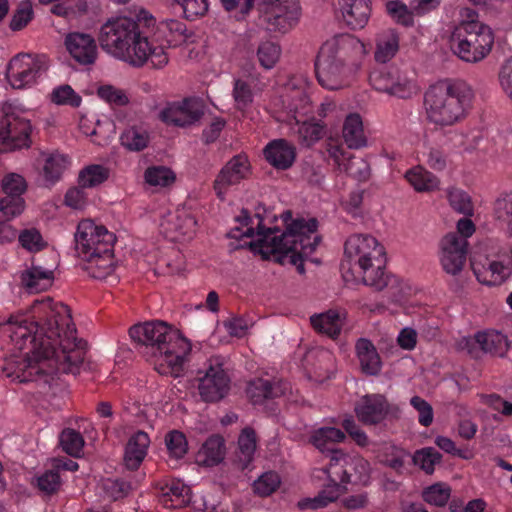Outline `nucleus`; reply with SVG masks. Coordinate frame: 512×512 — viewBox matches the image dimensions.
<instances>
[{
	"label": "nucleus",
	"instance_id": "obj_7",
	"mask_svg": "<svg viewBox=\"0 0 512 512\" xmlns=\"http://www.w3.org/2000/svg\"><path fill=\"white\" fill-rule=\"evenodd\" d=\"M345 255L352 270L365 285L382 290L388 285L384 272V248L371 235L355 234L345 243Z\"/></svg>",
	"mask_w": 512,
	"mask_h": 512
},
{
	"label": "nucleus",
	"instance_id": "obj_13",
	"mask_svg": "<svg viewBox=\"0 0 512 512\" xmlns=\"http://www.w3.org/2000/svg\"><path fill=\"white\" fill-rule=\"evenodd\" d=\"M472 270L477 280L488 286L502 284L510 275L512 269V255L489 256L475 253L471 260Z\"/></svg>",
	"mask_w": 512,
	"mask_h": 512
},
{
	"label": "nucleus",
	"instance_id": "obj_63",
	"mask_svg": "<svg viewBox=\"0 0 512 512\" xmlns=\"http://www.w3.org/2000/svg\"><path fill=\"white\" fill-rule=\"evenodd\" d=\"M173 2L181 6L183 14L188 20H195L208 10L207 0H173Z\"/></svg>",
	"mask_w": 512,
	"mask_h": 512
},
{
	"label": "nucleus",
	"instance_id": "obj_5",
	"mask_svg": "<svg viewBox=\"0 0 512 512\" xmlns=\"http://www.w3.org/2000/svg\"><path fill=\"white\" fill-rule=\"evenodd\" d=\"M473 98V90L465 82H438L425 93L427 120L440 128L453 126L466 118Z\"/></svg>",
	"mask_w": 512,
	"mask_h": 512
},
{
	"label": "nucleus",
	"instance_id": "obj_62",
	"mask_svg": "<svg viewBox=\"0 0 512 512\" xmlns=\"http://www.w3.org/2000/svg\"><path fill=\"white\" fill-rule=\"evenodd\" d=\"M448 200L450 206L457 212L464 215H472L473 205L467 193L459 189H450L448 191Z\"/></svg>",
	"mask_w": 512,
	"mask_h": 512
},
{
	"label": "nucleus",
	"instance_id": "obj_54",
	"mask_svg": "<svg viewBox=\"0 0 512 512\" xmlns=\"http://www.w3.org/2000/svg\"><path fill=\"white\" fill-rule=\"evenodd\" d=\"M165 445L170 457L175 459L184 457L188 450L186 437L178 430H172L166 434Z\"/></svg>",
	"mask_w": 512,
	"mask_h": 512
},
{
	"label": "nucleus",
	"instance_id": "obj_17",
	"mask_svg": "<svg viewBox=\"0 0 512 512\" xmlns=\"http://www.w3.org/2000/svg\"><path fill=\"white\" fill-rule=\"evenodd\" d=\"M468 251V241L456 233L446 234L439 244V261L442 269L456 276L464 268Z\"/></svg>",
	"mask_w": 512,
	"mask_h": 512
},
{
	"label": "nucleus",
	"instance_id": "obj_42",
	"mask_svg": "<svg viewBox=\"0 0 512 512\" xmlns=\"http://www.w3.org/2000/svg\"><path fill=\"white\" fill-rule=\"evenodd\" d=\"M158 31L165 37L170 46L180 45L189 37L186 25L174 19L161 22Z\"/></svg>",
	"mask_w": 512,
	"mask_h": 512
},
{
	"label": "nucleus",
	"instance_id": "obj_52",
	"mask_svg": "<svg viewBox=\"0 0 512 512\" xmlns=\"http://www.w3.org/2000/svg\"><path fill=\"white\" fill-rule=\"evenodd\" d=\"M386 9L388 14L398 24H401L406 27L413 26L415 13L413 12V9H411V7H408L406 4L398 0H391L387 2Z\"/></svg>",
	"mask_w": 512,
	"mask_h": 512
},
{
	"label": "nucleus",
	"instance_id": "obj_9",
	"mask_svg": "<svg viewBox=\"0 0 512 512\" xmlns=\"http://www.w3.org/2000/svg\"><path fill=\"white\" fill-rule=\"evenodd\" d=\"M347 459L348 455L341 450L332 451L328 467L322 470L326 474L329 483L316 497L299 502L300 508L319 509L326 507L345 492V485L351 481Z\"/></svg>",
	"mask_w": 512,
	"mask_h": 512
},
{
	"label": "nucleus",
	"instance_id": "obj_31",
	"mask_svg": "<svg viewBox=\"0 0 512 512\" xmlns=\"http://www.w3.org/2000/svg\"><path fill=\"white\" fill-rule=\"evenodd\" d=\"M37 163L41 166V173L46 184H54L67 168L68 158L57 151L41 152Z\"/></svg>",
	"mask_w": 512,
	"mask_h": 512
},
{
	"label": "nucleus",
	"instance_id": "obj_50",
	"mask_svg": "<svg viewBox=\"0 0 512 512\" xmlns=\"http://www.w3.org/2000/svg\"><path fill=\"white\" fill-rule=\"evenodd\" d=\"M441 454L432 447H426L416 451L413 455V463L427 474H432L435 465L441 461Z\"/></svg>",
	"mask_w": 512,
	"mask_h": 512
},
{
	"label": "nucleus",
	"instance_id": "obj_46",
	"mask_svg": "<svg viewBox=\"0 0 512 512\" xmlns=\"http://www.w3.org/2000/svg\"><path fill=\"white\" fill-rule=\"evenodd\" d=\"M288 119L294 121L299 117L306 116L312 112V104L309 96L301 91H297L288 99Z\"/></svg>",
	"mask_w": 512,
	"mask_h": 512
},
{
	"label": "nucleus",
	"instance_id": "obj_16",
	"mask_svg": "<svg viewBox=\"0 0 512 512\" xmlns=\"http://www.w3.org/2000/svg\"><path fill=\"white\" fill-rule=\"evenodd\" d=\"M196 225L193 212L181 207L162 216L160 229L164 236L171 241H186L195 235Z\"/></svg>",
	"mask_w": 512,
	"mask_h": 512
},
{
	"label": "nucleus",
	"instance_id": "obj_37",
	"mask_svg": "<svg viewBox=\"0 0 512 512\" xmlns=\"http://www.w3.org/2000/svg\"><path fill=\"white\" fill-rule=\"evenodd\" d=\"M120 144L130 152H140L150 143V133L143 125H130L120 134Z\"/></svg>",
	"mask_w": 512,
	"mask_h": 512
},
{
	"label": "nucleus",
	"instance_id": "obj_18",
	"mask_svg": "<svg viewBox=\"0 0 512 512\" xmlns=\"http://www.w3.org/2000/svg\"><path fill=\"white\" fill-rule=\"evenodd\" d=\"M265 20L270 29L286 32L299 19L300 6L298 0H264Z\"/></svg>",
	"mask_w": 512,
	"mask_h": 512
},
{
	"label": "nucleus",
	"instance_id": "obj_25",
	"mask_svg": "<svg viewBox=\"0 0 512 512\" xmlns=\"http://www.w3.org/2000/svg\"><path fill=\"white\" fill-rule=\"evenodd\" d=\"M291 134L294 135L298 143L304 147H311L325 134V124L321 120L314 118L308 120L296 119L288 122Z\"/></svg>",
	"mask_w": 512,
	"mask_h": 512
},
{
	"label": "nucleus",
	"instance_id": "obj_32",
	"mask_svg": "<svg viewBox=\"0 0 512 512\" xmlns=\"http://www.w3.org/2000/svg\"><path fill=\"white\" fill-rule=\"evenodd\" d=\"M355 350L362 371L367 375L379 374L382 362L374 344L369 339L360 338Z\"/></svg>",
	"mask_w": 512,
	"mask_h": 512
},
{
	"label": "nucleus",
	"instance_id": "obj_51",
	"mask_svg": "<svg viewBox=\"0 0 512 512\" xmlns=\"http://www.w3.org/2000/svg\"><path fill=\"white\" fill-rule=\"evenodd\" d=\"M24 211L22 197L5 195L0 199V223H6L19 216Z\"/></svg>",
	"mask_w": 512,
	"mask_h": 512
},
{
	"label": "nucleus",
	"instance_id": "obj_4",
	"mask_svg": "<svg viewBox=\"0 0 512 512\" xmlns=\"http://www.w3.org/2000/svg\"><path fill=\"white\" fill-rule=\"evenodd\" d=\"M129 335L146 347L160 374L180 375L191 352V344L177 330L163 321H150L132 326Z\"/></svg>",
	"mask_w": 512,
	"mask_h": 512
},
{
	"label": "nucleus",
	"instance_id": "obj_2",
	"mask_svg": "<svg viewBox=\"0 0 512 512\" xmlns=\"http://www.w3.org/2000/svg\"><path fill=\"white\" fill-rule=\"evenodd\" d=\"M281 219L285 230L279 234L276 228H265L259 214L251 218L247 211L243 210L238 221L246 229L243 232H240L239 228L231 230L229 236L232 238L255 237L252 245L265 258L277 256L279 262L288 259L296 266L298 272L303 274L305 272L303 257L312 254L320 241L317 234V221L302 217L293 219L290 211L284 212Z\"/></svg>",
	"mask_w": 512,
	"mask_h": 512
},
{
	"label": "nucleus",
	"instance_id": "obj_56",
	"mask_svg": "<svg viewBox=\"0 0 512 512\" xmlns=\"http://www.w3.org/2000/svg\"><path fill=\"white\" fill-rule=\"evenodd\" d=\"M280 483V477L276 472H265L254 481V492L262 497L269 496L277 490Z\"/></svg>",
	"mask_w": 512,
	"mask_h": 512
},
{
	"label": "nucleus",
	"instance_id": "obj_8",
	"mask_svg": "<svg viewBox=\"0 0 512 512\" xmlns=\"http://www.w3.org/2000/svg\"><path fill=\"white\" fill-rule=\"evenodd\" d=\"M466 20L462 21L452 35L451 46L463 61L477 63L490 53L494 35L489 26L478 21L474 10H466Z\"/></svg>",
	"mask_w": 512,
	"mask_h": 512
},
{
	"label": "nucleus",
	"instance_id": "obj_44",
	"mask_svg": "<svg viewBox=\"0 0 512 512\" xmlns=\"http://www.w3.org/2000/svg\"><path fill=\"white\" fill-rule=\"evenodd\" d=\"M109 177L108 168L102 165H89L83 168L78 176L79 185L82 188H92L102 184Z\"/></svg>",
	"mask_w": 512,
	"mask_h": 512
},
{
	"label": "nucleus",
	"instance_id": "obj_41",
	"mask_svg": "<svg viewBox=\"0 0 512 512\" xmlns=\"http://www.w3.org/2000/svg\"><path fill=\"white\" fill-rule=\"evenodd\" d=\"M257 447V437L253 429L247 427L242 430L238 438L237 459L242 468H246L253 460Z\"/></svg>",
	"mask_w": 512,
	"mask_h": 512
},
{
	"label": "nucleus",
	"instance_id": "obj_3",
	"mask_svg": "<svg viewBox=\"0 0 512 512\" xmlns=\"http://www.w3.org/2000/svg\"><path fill=\"white\" fill-rule=\"evenodd\" d=\"M153 15L140 8L135 17L112 16L102 24L98 36L103 50L130 65L140 67L150 61L153 67L162 68L169 58L162 46H154L140 26H154Z\"/></svg>",
	"mask_w": 512,
	"mask_h": 512
},
{
	"label": "nucleus",
	"instance_id": "obj_55",
	"mask_svg": "<svg viewBox=\"0 0 512 512\" xmlns=\"http://www.w3.org/2000/svg\"><path fill=\"white\" fill-rule=\"evenodd\" d=\"M50 100L56 105H70L72 107H78L80 106L82 99L70 85L64 84L55 87L52 90Z\"/></svg>",
	"mask_w": 512,
	"mask_h": 512
},
{
	"label": "nucleus",
	"instance_id": "obj_30",
	"mask_svg": "<svg viewBox=\"0 0 512 512\" xmlns=\"http://www.w3.org/2000/svg\"><path fill=\"white\" fill-rule=\"evenodd\" d=\"M150 438L146 432L137 431L129 439L124 452V464L130 470H137L147 455Z\"/></svg>",
	"mask_w": 512,
	"mask_h": 512
},
{
	"label": "nucleus",
	"instance_id": "obj_64",
	"mask_svg": "<svg viewBox=\"0 0 512 512\" xmlns=\"http://www.w3.org/2000/svg\"><path fill=\"white\" fill-rule=\"evenodd\" d=\"M2 188L7 196L22 197V194L26 190V182L21 175L10 173L3 178Z\"/></svg>",
	"mask_w": 512,
	"mask_h": 512
},
{
	"label": "nucleus",
	"instance_id": "obj_40",
	"mask_svg": "<svg viewBox=\"0 0 512 512\" xmlns=\"http://www.w3.org/2000/svg\"><path fill=\"white\" fill-rule=\"evenodd\" d=\"M345 434L334 427H321L315 430L311 435V443L320 451H335L331 445L343 442Z\"/></svg>",
	"mask_w": 512,
	"mask_h": 512
},
{
	"label": "nucleus",
	"instance_id": "obj_21",
	"mask_svg": "<svg viewBox=\"0 0 512 512\" xmlns=\"http://www.w3.org/2000/svg\"><path fill=\"white\" fill-rule=\"evenodd\" d=\"M326 151L341 173H345L359 181H364L369 177L368 163L359 157H355L340 143H327Z\"/></svg>",
	"mask_w": 512,
	"mask_h": 512
},
{
	"label": "nucleus",
	"instance_id": "obj_57",
	"mask_svg": "<svg viewBox=\"0 0 512 512\" xmlns=\"http://www.w3.org/2000/svg\"><path fill=\"white\" fill-rule=\"evenodd\" d=\"M408 452L392 444H385L381 461L397 472H401Z\"/></svg>",
	"mask_w": 512,
	"mask_h": 512
},
{
	"label": "nucleus",
	"instance_id": "obj_11",
	"mask_svg": "<svg viewBox=\"0 0 512 512\" xmlns=\"http://www.w3.org/2000/svg\"><path fill=\"white\" fill-rule=\"evenodd\" d=\"M74 237L79 257H92L96 253L113 251L114 235L91 219H83L78 223Z\"/></svg>",
	"mask_w": 512,
	"mask_h": 512
},
{
	"label": "nucleus",
	"instance_id": "obj_49",
	"mask_svg": "<svg viewBox=\"0 0 512 512\" xmlns=\"http://www.w3.org/2000/svg\"><path fill=\"white\" fill-rule=\"evenodd\" d=\"M257 59L260 65L267 70L272 69L281 57V48L271 41L260 43L257 49Z\"/></svg>",
	"mask_w": 512,
	"mask_h": 512
},
{
	"label": "nucleus",
	"instance_id": "obj_59",
	"mask_svg": "<svg viewBox=\"0 0 512 512\" xmlns=\"http://www.w3.org/2000/svg\"><path fill=\"white\" fill-rule=\"evenodd\" d=\"M21 246L29 252H38L47 245L41 233L35 228L23 230L18 235Z\"/></svg>",
	"mask_w": 512,
	"mask_h": 512
},
{
	"label": "nucleus",
	"instance_id": "obj_39",
	"mask_svg": "<svg viewBox=\"0 0 512 512\" xmlns=\"http://www.w3.org/2000/svg\"><path fill=\"white\" fill-rule=\"evenodd\" d=\"M405 179L417 192H433L439 189V179L422 166H415L407 170Z\"/></svg>",
	"mask_w": 512,
	"mask_h": 512
},
{
	"label": "nucleus",
	"instance_id": "obj_19",
	"mask_svg": "<svg viewBox=\"0 0 512 512\" xmlns=\"http://www.w3.org/2000/svg\"><path fill=\"white\" fill-rule=\"evenodd\" d=\"M251 173L248 157L238 154L232 157L219 171L214 180V191L217 197L223 200L231 186L247 179Z\"/></svg>",
	"mask_w": 512,
	"mask_h": 512
},
{
	"label": "nucleus",
	"instance_id": "obj_26",
	"mask_svg": "<svg viewBox=\"0 0 512 512\" xmlns=\"http://www.w3.org/2000/svg\"><path fill=\"white\" fill-rule=\"evenodd\" d=\"M345 23L352 29H362L370 17V0H339Z\"/></svg>",
	"mask_w": 512,
	"mask_h": 512
},
{
	"label": "nucleus",
	"instance_id": "obj_20",
	"mask_svg": "<svg viewBox=\"0 0 512 512\" xmlns=\"http://www.w3.org/2000/svg\"><path fill=\"white\" fill-rule=\"evenodd\" d=\"M203 115L201 102L187 98L180 102L169 103L160 113L159 118L167 125L186 127L196 123Z\"/></svg>",
	"mask_w": 512,
	"mask_h": 512
},
{
	"label": "nucleus",
	"instance_id": "obj_24",
	"mask_svg": "<svg viewBox=\"0 0 512 512\" xmlns=\"http://www.w3.org/2000/svg\"><path fill=\"white\" fill-rule=\"evenodd\" d=\"M64 43L70 56L79 64L89 65L95 62L97 45L92 35L71 32L66 35Z\"/></svg>",
	"mask_w": 512,
	"mask_h": 512
},
{
	"label": "nucleus",
	"instance_id": "obj_47",
	"mask_svg": "<svg viewBox=\"0 0 512 512\" xmlns=\"http://www.w3.org/2000/svg\"><path fill=\"white\" fill-rule=\"evenodd\" d=\"M145 182L152 187L164 188L175 181L174 172L165 166H151L145 170Z\"/></svg>",
	"mask_w": 512,
	"mask_h": 512
},
{
	"label": "nucleus",
	"instance_id": "obj_22",
	"mask_svg": "<svg viewBox=\"0 0 512 512\" xmlns=\"http://www.w3.org/2000/svg\"><path fill=\"white\" fill-rule=\"evenodd\" d=\"M475 344L483 352L498 357H503L510 346L507 336L494 330L478 332L474 337H463L458 346L460 349L467 350L472 356L477 357V353L474 351Z\"/></svg>",
	"mask_w": 512,
	"mask_h": 512
},
{
	"label": "nucleus",
	"instance_id": "obj_53",
	"mask_svg": "<svg viewBox=\"0 0 512 512\" xmlns=\"http://www.w3.org/2000/svg\"><path fill=\"white\" fill-rule=\"evenodd\" d=\"M164 496L169 497L172 502H175L173 506L186 505L191 501V489L181 480H171L166 485Z\"/></svg>",
	"mask_w": 512,
	"mask_h": 512
},
{
	"label": "nucleus",
	"instance_id": "obj_27",
	"mask_svg": "<svg viewBox=\"0 0 512 512\" xmlns=\"http://www.w3.org/2000/svg\"><path fill=\"white\" fill-rule=\"evenodd\" d=\"M265 159L277 169H288L296 158V149L285 139L271 141L264 149Z\"/></svg>",
	"mask_w": 512,
	"mask_h": 512
},
{
	"label": "nucleus",
	"instance_id": "obj_38",
	"mask_svg": "<svg viewBox=\"0 0 512 512\" xmlns=\"http://www.w3.org/2000/svg\"><path fill=\"white\" fill-rule=\"evenodd\" d=\"M399 50V35L393 29H387L376 38L375 60L380 63L390 61Z\"/></svg>",
	"mask_w": 512,
	"mask_h": 512
},
{
	"label": "nucleus",
	"instance_id": "obj_36",
	"mask_svg": "<svg viewBox=\"0 0 512 512\" xmlns=\"http://www.w3.org/2000/svg\"><path fill=\"white\" fill-rule=\"evenodd\" d=\"M81 258L86 262L84 266L85 271L95 279H106L115 270L113 251L96 253L95 256Z\"/></svg>",
	"mask_w": 512,
	"mask_h": 512
},
{
	"label": "nucleus",
	"instance_id": "obj_14",
	"mask_svg": "<svg viewBox=\"0 0 512 512\" xmlns=\"http://www.w3.org/2000/svg\"><path fill=\"white\" fill-rule=\"evenodd\" d=\"M30 121L10 108L0 117V150H14L28 145Z\"/></svg>",
	"mask_w": 512,
	"mask_h": 512
},
{
	"label": "nucleus",
	"instance_id": "obj_10",
	"mask_svg": "<svg viewBox=\"0 0 512 512\" xmlns=\"http://www.w3.org/2000/svg\"><path fill=\"white\" fill-rule=\"evenodd\" d=\"M49 68L43 54L20 53L8 63L6 78L14 89H28L39 83Z\"/></svg>",
	"mask_w": 512,
	"mask_h": 512
},
{
	"label": "nucleus",
	"instance_id": "obj_61",
	"mask_svg": "<svg viewBox=\"0 0 512 512\" xmlns=\"http://www.w3.org/2000/svg\"><path fill=\"white\" fill-rule=\"evenodd\" d=\"M36 485L38 489L46 495L56 493L61 486V478L58 470H48L39 475L36 478Z\"/></svg>",
	"mask_w": 512,
	"mask_h": 512
},
{
	"label": "nucleus",
	"instance_id": "obj_33",
	"mask_svg": "<svg viewBox=\"0 0 512 512\" xmlns=\"http://www.w3.org/2000/svg\"><path fill=\"white\" fill-rule=\"evenodd\" d=\"M254 78L241 79L237 78L233 82L232 97L235 107L238 110H245L253 103L254 97L258 92H261L264 85L255 83Z\"/></svg>",
	"mask_w": 512,
	"mask_h": 512
},
{
	"label": "nucleus",
	"instance_id": "obj_35",
	"mask_svg": "<svg viewBox=\"0 0 512 512\" xmlns=\"http://www.w3.org/2000/svg\"><path fill=\"white\" fill-rule=\"evenodd\" d=\"M344 318V313L329 310L325 313L311 316L310 321L316 331L335 338L342 329Z\"/></svg>",
	"mask_w": 512,
	"mask_h": 512
},
{
	"label": "nucleus",
	"instance_id": "obj_6",
	"mask_svg": "<svg viewBox=\"0 0 512 512\" xmlns=\"http://www.w3.org/2000/svg\"><path fill=\"white\" fill-rule=\"evenodd\" d=\"M366 54L365 45L349 34H342L328 39L320 48L315 63L319 84L329 90L347 87L351 81L349 69L344 64L350 57Z\"/></svg>",
	"mask_w": 512,
	"mask_h": 512
},
{
	"label": "nucleus",
	"instance_id": "obj_48",
	"mask_svg": "<svg viewBox=\"0 0 512 512\" xmlns=\"http://www.w3.org/2000/svg\"><path fill=\"white\" fill-rule=\"evenodd\" d=\"M60 445L67 454L73 457H79L84 447L82 435L74 429H64L59 437Z\"/></svg>",
	"mask_w": 512,
	"mask_h": 512
},
{
	"label": "nucleus",
	"instance_id": "obj_28",
	"mask_svg": "<svg viewBox=\"0 0 512 512\" xmlns=\"http://www.w3.org/2000/svg\"><path fill=\"white\" fill-rule=\"evenodd\" d=\"M342 138L349 149L358 150L368 146V137L360 114L346 115L342 125Z\"/></svg>",
	"mask_w": 512,
	"mask_h": 512
},
{
	"label": "nucleus",
	"instance_id": "obj_58",
	"mask_svg": "<svg viewBox=\"0 0 512 512\" xmlns=\"http://www.w3.org/2000/svg\"><path fill=\"white\" fill-rule=\"evenodd\" d=\"M33 18V8L29 0H23L19 3L17 9L12 15L10 28L13 31L22 30Z\"/></svg>",
	"mask_w": 512,
	"mask_h": 512
},
{
	"label": "nucleus",
	"instance_id": "obj_45",
	"mask_svg": "<svg viewBox=\"0 0 512 512\" xmlns=\"http://www.w3.org/2000/svg\"><path fill=\"white\" fill-rule=\"evenodd\" d=\"M247 395L253 404H261L276 395L272 383L267 379L257 378L248 383Z\"/></svg>",
	"mask_w": 512,
	"mask_h": 512
},
{
	"label": "nucleus",
	"instance_id": "obj_34",
	"mask_svg": "<svg viewBox=\"0 0 512 512\" xmlns=\"http://www.w3.org/2000/svg\"><path fill=\"white\" fill-rule=\"evenodd\" d=\"M225 456V445L222 437L214 435L209 437L196 454V462L202 466H215Z\"/></svg>",
	"mask_w": 512,
	"mask_h": 512
},
{
	"label": "nucleus",
	"instance_id": "obj_23",
	"mask_svg": "<svg viewBox=\"0 0 512 512\" xmlns=\"http://www.w3.org/2000/svg\"><path fill=\"white\" fill-rule=\"evenodd\" d=\"M354 411L360 422L365 425H375L387 417L390 404L381 394H367L358 400Z\"/></svg>",
	"mask_w": 512,
	"mask_h": 512
},
{
	"label": "nucleus",
	"instance_id": "obj_29",
	"mask_svg": "<svg viewBox=\"0 0 512 512\" xmlns=\"http://www.w3.org/2000/svg\"><path fill=\"white\" fill-rule=\"evenodd\" d=\"M20 281L29 293H39L52 286L54 272L51 269L32 264L20 273Z\"/></svg>",
	"mask_w": 512,
	"mask_h": 512
},
{
	"label": "nucleus",
	"instance_id": "obj_43",
	"mask_svg": "<svg viewBox=\"0 0 512 512\" xmlns=\"http://www.w3.org/2000/svg\"><path fill=\"white\" fill-rule=\"evenodd\" d=\"M495 219L512 237V193L503 194L494 203Z\"/></svg>",
	"mask_w": 512,
	"mask_h": 512
},
{
	"label": "nucleus",
	"instance_id": "obj_12",
	"mask_svg": "<svg viewBox=\"0 0 512 512\" xmlns=\"http://www.w3.org/2000/svg\"><path fill=\"white\" fill-rule=\"evenodd\" d=\"M372 87L380 92L399 98H410L418 92V87L409 70L389 67L373 72L370 77Z\"/></svg>",
	"mask_w": 512,
	"mask_h": 512
},
{
	"label": "nucleus",
	"instance_id": "obj_60",
	"mask_svg": "<svg viewBox=\"0 0 512 512\" xmlns=\"http://www.w3.org/2000/svg\"><path fill=\"white\" fill-rule=\"evenodd\" d=\"M450 488L446 484L437 483L423 491L424 500L435 506H444L450 497Z\"/></svg>",
	"mask_w": 512,
	"mask_h": 512
},
{
	"label": "nucleus",
	"instance_id": "obj_15",
	"mask_svg": "<svg viewBox=\"0 0 512 512\" xmlns=\"http://www.w3.org/2000/svg\"><path fill=\"white\" fill-rule=\"evenodd\" d=\"M230 388V379L222 363L211 359L203 375L198 378V392L205 402H216L223 399Z\"/></svg>",
	"mask_w": 512,
	"mask_h": 512
},
{
	"label": "nucleus",
	"instance_id": "obj_1",
	"mask_svg": "<svg viewBox=\"0 0 512 512\" xmlns=\"http://www.w3.org/2000/svg\"><path fill=\"white\" fill-rule=\"evenodd\" d=\"M75 333L69 308L48 297L33 303L31 316L17 314L0 322L3 340L23 353L6 362V376L20 383L50 384L59 372L76 373L85 350Z\"/></svg>",
	"mask_w": 512,
	"mask_h": 512
}]
</instances>
